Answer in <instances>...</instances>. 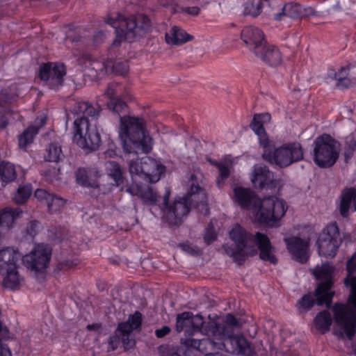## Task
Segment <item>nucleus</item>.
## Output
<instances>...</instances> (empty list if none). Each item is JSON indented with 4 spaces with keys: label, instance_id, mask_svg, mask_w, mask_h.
I'll use <instances>...</instances> for the list:
<instances>
[{
    "label": "nucleus",
    "instance_id": "nucleus-29",
    "mask_svg": "<svg viewBox=\"0 0 356 356\" xmlns=\"http://www.w3.org/2000/svg\"><path fill=\"white\" fill-rule=\"evenodd\" d=\"M302 8L299 4L289 3L285 4L282 8V12L275 14L274 18L275 20H281L282 17H288L289 18H298L302 16Z\"/></svg>",
    "mask_w": 356,
    "mask_h": 356
},
{
    "label": "nucleus",
    "instance_id": "nucleus-39",
    "mask_svg": "<svg viewBox=\"0 0 356 356\" xmlns=\"http://www.w3.org/2000/svg\"><path fill=\"white\" fill-rule=\"evenodd\" d=\"M204 324V318L201 314L193 315L192 313L191 328L185 330L184 337H191L195 332H202Z\"/></svg>",
    "mask_w": 356,
    "mask_h": 356
},
{
    "label": "nucleus",
    "instance_id": "nucleus-55",
    "mask_svg": "<svg viewBox=\"0 0 356 356\" xmlns=\"http://www.w3.org/2000/svg\"><path fill=\"white\" fill-rule=\"evenodd\" d=\"M10 103V97L9 95L4 92L0 93V107L1 110L3 109L4 105Z\"/></svg>",
    "mask_w": 356,
    "mask_h": 356
},
{
    "label": "nucleus",
    "instance_id": "nucleus-61",
    "mask_svg": "<svg viewBox=\"0 0 356 356\" xmlns=\"http://www.w3.org/2000/svg\"><path fill=\"white\" fill-rule=\"evenodd\" d=\"M8 124V120L5 116L0 118V130L4 129Z\"/></svg>",
    "mask_w": 356,
    "mask_h": 356
},
{
    "label": "nucleus",
    "instance_id": "nucleus-44",
    "mask_svg": "<svg viewBox=\"0 0 356 356\" xmlns=\"http://www.w3.org/2000/svg\"><path fill=\"white\" fill-rule=\"evenodd\" d=\"M109 56L106 60L104 58L101 61H95L92 64V68L95 70L97 72L102 74H109Z\"/></svg>",
    "mask_w": 356,
    "mask_h": 356
},
{
    "label": "nucleus",
    "instance_id": "nucleus-42",
    "mask_svg": "<svg viewBox=\"0 0 356 356\" xmlns=\"http://www.w3.org/2000/svg\"><path fill=\"white\" fill-rule=\"evenodd\" d=\"M117 332H119L120 337L124 349L129 350L135 346V339L132 336V331H124V329H120L118 326Z\"/></svg>",
    "mask_w": 356,
    "mask_h": 356
},
{
    "label": "nucleus",
    "instance_id": "nucleus-15",
    "mask_svg": "<svg viewBox=\"0 0 356 356\" xmlns=\"http://www.w3.org/2000/svg\"><path fill=\"white\" fill-rule=\"evenodd\" d=\"M139 171L142 172L145 179L154 183L158 181L161 175L164 173L165 166L154 159L144 156L140 159Z\"/></svg>",
    "mask_w": 356,
    "mask_h": 356
},
{
    "label": "nucleus",
    "instance_id": "nucleus-13",
    "mask_svg": "<svg viewBox=\"0 0 356 356\" xmlns=\"http://www.w3.org/2000/svg\"><path fill=\"white\" fill-rule=\"evenodd\" d=\"M351 307L341 303H335L332 310L336 324L343 329L347 337L351 340L356 333V306L350 301Z\"/></svg>",
    "mask_w": 356,
    "mask_h": 356
},
{
    "label": "nucleus",
    "instance_id": "nucleus-49",
    "mask_svg": "<svg viewBox=\"0 0 356 356\" xmlns=\"http://www.w3.org/2000/svg\"><path fill=\"white\" fill-rule=\"evenodd\" d=\"M140 170V159H132L129 163V172L131 175H139L143 177L142 172Z\"/></svg>",
    "mask_w": 356,
    "mask_h": 356
},
{
    "label": "nucleus",
    "instance_id": "nucleus-6",
    "mask_svg": "<svg viewBox=\"0 0 356 356\" xmlns=\"http://www.w3.org/2000/svg\"><path fill=\"white\" fill-rule=\"evenodd\" d=\"M314 278L318 281L314 293L304 295L298 301L300 307L308 311L316 303L318 306L325 305L331 307L332 298L335 294L332 291L334 286V268L328 262L317 265L310 270Z\"/></svg>",
    "mask_w": 356,
    "mask_h": 356
},
{
    "label": "nucleus",
    "instance_id": "nucleus-4",
    "mask_svg": "<svg viewBox=\"0 0 356 356\" xmlns=\"http://www.w3.org/2000/svg\"><path fill=\"white\" fill-rule=\"evenodd\" d=\"M190 190L186 197L176 198L172 203H169V198L171 191L169 188H165L163 202L159 205L163 213V218L170 226H179L182 222L184 216L190 211V205H201L206 207L204 215L209 213L207 207V196L204 189L196 182V177L192 175L189 181Z\"/></svg>",
    "mask_w": 356,
    "mask_h": 356
},
{
    "label": "nucleus",
    "instance_id": "nucleus-38",
    "mask_svg": "<svg viewBox=\"0 0 356 356\" xmlns=\"http://www.w3.org/2000/svg\"><path fill=\"white\" fill-rule=\"evenodd\" d=\"M192 312H184L178 314L176 318V330L178 332L191 328Z\"/></svg>",
    "mask_w": 356,
    "mask_h": 356
},
{
    "label": "nucleus",
    "instance_id": "nucleus-64",
    "mask_svg": "<svg viewBox=\"0 0 356 356\" xmlns=\"http://www.w3.org/2000/svg\"><path fill=\"white\" fill-rule=\"evenodd\" d=\"M220 181L218 179V185L220 186Z\"/></svg>",
    "mask_w": 356,
    "mask_h": 356
},
{
    "label": "nucleus",
    "instance_id": "nucleus-41",
    "mask_svg": "<svg viewBox=\"0 0 356 356\" xmlns=\"http://www.w3.org/2000/svg\"><path fill=\"white\" fill-rule=\"evenodd\" d=\"M48 208L51 212L60 211L65 204V200L51 193L47 202Z\"/></svg>",
    "mask_w": 356,
    "mask_h": 356
},
{
    "label": "nucleus",
    "instance_id": "nucleus-57",
    "mask_svg": "<svg viewBox=\"0 0 356 356\" xmlns=\"http://www.w3.org/2000/svg\"><path fill=\"white\" fill-rule=\"evenodd\" d=\"M38 222L32 221L30 222V225L27 229V233L30 236H35L36 234V228L38 227Z\"/></svg>",
    "mask_w": 356,
    "mask_h": 356
},
{
    "label": "nucleus",
    "instance_id": "nucleus-40",
    "mask_svg": "<svg viewBox=\"0 0 356 356\" xmlns=\"http://www.w3.org/2000/svg\"><path fill=\"white\" fill-rule=\"evenodd\" d=\"M264 3L267 6H270L269 0H260L256 5L253 2L246 3L243 13L256 17L261 13L262 7L265 5Z\"/></svg>",
    "mask_w": 356,
    "mask_h": 356
},
{
    "label": "nucleus",
    "instance_id": "nucleus-51",
    "mask_svg": "<svg viewBox=\"0 0 356 356\" xmlns=\"http://www.w3.org/2000/svg\"><path fill=\"white\" fill-rule=\"evenodd\" d=\"M120 337L119 332H117V330H116L115 334L110 337L109 339H108L109 346L112 348L113 350H115L118 348V344L120 343Z\"/></svg>",
    "mask_w": 356,
    "mask_h": 356
},
{
    "label": "nucleus",
    "instance_id": "nucleus-30",
    "mask_svg": "<svg viewBox=\"0 0 356 356\" xmlns=\"http://www.w3.org/2000/svg\"><path fill=\"white\" fill-rule=\"evenodd\" d=\"M17 178V172L14 164L2 161L0 163V179L2 184L5 186L6 184L14 181Z\"/></svg>",
    "mask_w": 356,
    "mask_h": 356
},
{
    "label": "nucleus",
    "instance_id": "nucleus-1",
    "mask_svg": "<svg viewBox=\"0 0 356 356\" xmlns=\"http://www.w3.org/2000/svg\"><path fill=\"white\" fill-rule=\"evenodd\" d=\"M121 88L116 82L108 84L105 95L109 99L108 108L120 115L119 138L123 149L127 153L148 154L152 149V138L145 129L142 118L126 115L128 106L119 97Z\"/></svg>",
    "mask_w": 356,
    "mask_h": 356
},
{
    "label": "nucleus",
    "instance_id": "nucleus-32",
    "mask_svg": "<svg viewBox=\"0 0 356 356\" xmlns=\"http://www.w3.org/2000/svg\"><path fill=\"white\" fill-rule=\"evenodd\" d=\"M108 175L113 179L117 186L124 184V177L121 168L118 163L111 161L106 163Z\"/></svg>",
    "mask_w": 356,
    "mask_h": 356
},
{
    "label": "nucleus",
    "instance_id": "nucleus-18",
    "mask_svg": "<svg viewBox=\"0 0 356 356\" xmlns=\"http://www.w3.org/2000/svg\"><path fill=\"white\" fill-rule=\"evenodd\" d=\"M284 241L294 259L302 264L307 261L309 245L307 241L298 236L285 238Z\"/></svg>",
    "mask_w": 356,
    "mask_h": 356
},
{
    "label": "nucleus",
    "instance_id": "nucleus-9",
    "mask_svg": "<svg viewBox=\"0 0 356 356\" xmlns=\"http://www.w3.org/2000/svg\"><path fill=\"white\" fill-rule=\"evenodd\" d=\"M261 157L271 165L285 168L303 160L304 153L302 145L297 142L286 143L279 147L268 144L265 146Z\"/></svg>",
    "mask_w": 356,
    "mask_h": 356
},
{
    "label": "nucleus",
    "instance_id": "nucleus-26",
    "mask_svg": "<svg viewBox=\"0 0 356 356\" xmlns=\"http://www.w3.org/2000/svg\"><path fill=\"white\" fill-rule=\"evenodd\" d=\"M193 39V36L187 33L178 26H173L170 33L165 34V40L168 44L179 45Z\"/></svg>",
    "mask_w": 356,
    "mask_h": 356
},
{
    "label": "nucleus",
    "instance_id": "nucleus-36",
    "mask_svg": "<svg viewBox=\"0 0 356 356\" xmlns=\"http://www.w3.org/2000/svg\"><path fill=\"white\" fill-rule=\"evenodd\" d=\"M140 198L146 204H156L159 200V196L156 191L152 186H146L143 188L140 191Z\"/></svg>",
    "mask_w": 356,
    "mask_h": 356
},
{
    "label": "nucleus",
    "instance_id": "nucleus-28",
    "mask_svg": "<svg viewBox=\"0 0 356 356\" xmlns=\"http://www.w3.org/2000/svg\"><path fill=\"white\" fill-rule=\"evenodd\" d=\"M116 47V46L113 47L112 44L109 49V74L113 73L117 75L124 76L129 71V65L126 60H113V56L111 52L114 51V49Z\"/></svg>",
    "mask_w": 356,
    "mask_h": 356
},
{
    "label": "nucleus",
    "instance_id": "nucleus-31",
    "mask_svg": "<svg viewBox=\"0 0 356 356\" xmlns=\"http://www.w3.org/2000/svg\"><path fill=\"white\" fill-rule=\"evenodd\" d=\"M2 275L3 276V285L4 287L12 290L19 288L22 278L19 274L17 267L10 270H8V272H5V274Z\"/></svg>",
    "mask_w": 356,
    "mask_h": 356
},
{
    "label": "nucleus",
    "instance_id": "nucleus-8",
    "mask_svg": "<svg viewBox=\"0 0 356 356\" xmlns=\"http://www.w3.org/2000/svg\"><path fill=\"white\" fill-rule=\"evenodd\" d=\"M238 326V322L236 318L232 314H228L225 316V324L215 322L209 323V329L205 328L204 330L211 332L213 334L227 337L223 343L227 352L232 354L252 356L254 352L247 339L243 336L234 335L232 330H229L230 327L232 328Z\"/></svg>",
    "mask_w": 356,
    "mask_h": 356
},
{
    "label": "nucleus",
    "instance_id": "nucleus-7",
    "mask_svg": "<svg viewBox=\"0 0 356 356\" xmlns=\"http://www.w3.org/2000/svg\"><path fill=\"white\" fill-rule=\"evenodd\" d=\"M106 23L115 29L116 33L113 47H120L123 40L131 42L136 36L143 35L151 26L150 19L145 15L124 17L115 13L108 17Z\"/></svg>",
    "mask_w": 356,
    "mask_h": 356
},
{
    "label": "nucleus",
    "instance_id": "nucleus-58",
    "mask_svg": "<svg viewBox=\"0 0 356 356\" xmlns=\"http://www.w3.org/2000/svg\"><path fill=\"white\" fill-rule=\"evenodd\" d=\"M105 38V35L103 32L99 31L93 36V41L96 44L102 43Z\"/></svg>",
    "mask_w": 356,
    "mask_h": 356
},
{
    "label": "nucleus",
    "instance_id": "nucleus-59",
    "mask_svg": "<svg viewBox=\"0 0 356 356\" xmlns=\"http://www.w3.org/2000/svg\"><path fill=\"white\" fill-rule=\"evenodd\" d=\"M200 8L197 6H193V7H187L185 8L184 11L191 15L196 16L200 13Z\"/></svg>",
    "mask_w": 356,
    "mask_h": 356
},
{
    "label": "nucleus",
    "instance_id": "nucleus-12",
    "mask_svg": "<svg viewBox=\"0 0 356 356\" xmlns=\"http://www.w3.org/2000/svg\"><path fill=\"white\" fill-rule=\"evenodd\" d=\"M342 243V238L337 223L327 225L319 234L316 244L318 254L333 258Z\"/></svg>",
    "mask_w": 356,
    "mask_h": 356
},
{
    "label": "nucleus",
    "instance_id": "nucleus-48",
    "mask_svg": "<svg viewBox=\"0 0 356 356\" xmlns=\"http://www.w3.org/2000/svg\"><path fill=\"white\" fill-rule=\"evenodd\" d=\"M215 165L218 169L220 172V178L222 181H224L229 177L230 174L229 169L225 164L216 162Z\"/></svg>",
    "mask_w": 356,
    "mask_h": 356
},
{
    "label": "nucleus",
    "instance_id": "nucleus-17",
    "mask_svg": "<svg viewBox=\"0 0 356 356\" xmlns=\"http://www.w3.org/2000/svg\"><path fill=\"white\" fill-rule=\"evenodd\" d=\"M241 39L254 54H258L266 42L264 33L254 26L245 27L241 31Z\"/></svg>",
    "mask_w": 356,
    "mask_h": 356
},
{
    "label": "nucleus",
    "instance_id": "nucleus-43",
    "mask_svg": "<svg viewBox=\"0 0 356 356\" xmlns=\"http://www.w3.org/2000/svg\"><path fill=\"white\" fill-rule=\"evenodd\" d=\"M356 150V140L354 137L348 136L346 138L344 145V156L345 161H348L353 156Z\"/></svg>",
    "mask_w": 356,
    "mask_h": 356
},
{
    "label": "nucleus",
    "instance_id": "nucleus-35",
    "mask_svg": "<svg viewBox=\"0 0 356 356\" xmlns=\"http://www.w3.org/2000/svg\"><path fill=\"white\" fill-rule=\"evenodd\" d=\"M63 156L61 147L57 143H51L46 149L44 158L49 162H58Z\"/></svg>",
    "mask_w": 356,
    "mask_h": 356
},
{
    "label": "nucleus",
    "instance_id": "nucleus-33",
    "mask_svg": "<svg viewBox=\"0 0 356 356\" xmlns=\"http://www.w3.org/2000/svg\"><path fill=\"white\" fill-rule=\"evenodd\" d=\"M142 323V314L136 311L134 314L130 315L126 322L118 325L120 329H124V331H132L139 328Z\"/></svg>",
    "mask_w": 356,
    "mask_h": 356
},
{
    "label": "nucleus",
    "instance_id": "nucleus-52",
    "mask_svg": "<svg viewBox=\"0 0 356 356\" xmlns=\"http://www.w3.org/2000/svg\"><path fill=\"white\" fill-rule=\"evenodd\" d=\"M51 194V193H49V192H47V191H45L44 189L39 188L35 191L34 195L38 200H46V202H47V200L49 199V196H50Z\"/></svg>",
    "mask_w": 356,
    "mask_h": 356
},
{
    "label": "nucleus",
    "instance_id": "nucleus-60",
    "mask_svg": "<svg viewBox=\"0 0 356 356\" xmlns=\"http://www.w3.org/2000/svg\"><path fill=\"white\" fill-rule=\"evenodd\" d=\"M86 329L89 331H96L98 333H100L102 330V324L101 323H92L87 325Z\"/></svg>",
    "mask_w": 356,
    "mask_h": 356
},
{
    "label": "nucleus",
    "instance_id": "nucleus-10",
    "mask_svg": "<svg viewBox=\"0 0 356 356\" xmlns=\"http://www.w3.org/2000/svg\"><path fill=\"white\" fill-rule=\"evenodd\" d=\"M314 161L321 168H329L337 161L340 144L328 134L318 136L314 142Z\"/></svg>",
    "mask_w": 356,
    "mask_h": 356
},
{
    "label": "nucleus",
    "instance_id": "nucleus-34",
    "mask_svg": "<svg viewBox=\"0 0 356 356\" xmlns=\"http://www.w3.org/2000/svg\"><path fill=\"white\" fill-rule=\"evenodd\" d=\"M40 127L30 126L19 136L18 143L20 147H26L32 143L34 137L38 134Z\"/></svg>",
    "mask_w": 356,
    "mask_h": 356
},
{
    "label": "nucleus",
    "instance_id": "nucleus-27",
    "mask_svg": "<svg viewBox=\"0 0 356 356\" xmlns=\"http://www.w3.org/2000/svg\"><path fill=\"white\" fill-rule=\"evenodd\" d=\"M332 318L327 310L318 312L313 321L314 327L321 334H325L330 330Z\"/></svg>",
    "mask_w": 356,
    "mask_h": 356
},
{
    "label": "nucleus",
    "instance_id": "nucleus-45",
    "mask_svg": "<svg viewBox=\"0 0 356 356\" xmlns=\"http://www.w3.org/2000/svg\"><path fill=\"white\" fill-rule=\"evenodd\" d=\"M348 70L346 67H341L340 73H342L337 79V87L339 89L348 88L351 82L350 80L346 77L348 75Z\"/></svg>",
    "mask_w": 356,
    "mask_h": 356
},
{
    "label": "nucleus",
    "instance_id": "nucleus-3",
    "mask_svg": "<svg viewBox=\"0 0 356 356\" xmlns=\"http://www.w3.org/2000/svg\"><path fill=\"white\" fill-rule=\"evenodd\" d=\"M233 200L242 209H252L255 218L263 223L280 220L287 209L286 202L276 196L258 198L250 188L236 186L233 190Z\"/></svg>",
    "mask_w": 356,
    "mask_h": 356
},
{
    "label": "nucleus",
    "instance_id": "nucleus-37",
    "mask_svg": "<svg viewBox=\"0 0 356 356\" xmlns=\"http://www.w3.org/2000/svg\"><path fill=\"white\" fill-rule=\"evenodd\" d=\"M33 192L31 184H28L24 186H19L13 197L14 202L17 204H23L30 197Z\"/></svg>",
    "mask_w": 356,
    "mask_h": 356
},
{
    "label": "nucleus",
    "instance_id": "nucleus-54",
    "mask_svg": "<svg viewBox=\"0 0 356 356\" xmlns=\"http://www.w3.org/2000/svg\"><path fill=\"white\" fill-rule=\"evenodd\" d=\"M170 332V328L168 326H163L161 328L155 331V335L157 338H163Z\"/></svg>",
    "mask_w": 356,
    "mask_h": 356
},
{
    "label": "nucleus",
    "instance_id": "nucleus-53",
    "mask_svg": "<svg viewBox=\"0 0 356 356\" xmlns=\"http://www.w3.org/2000/svg\"><path fill=\"white\" fill-rule=\"evenodd\" d=\"M3 339L0 337V341ZM0 356H12L9 347L0 341Z\"/></svg>",
    "mask_w": 356,
    "mask_h": 356
},
{
    "label": "nucleus",
    "instance_id": "nucleus-20",
    "mask_svg": "<svg viewBox=\"0 0 356 356\" xmlns=\"http://www.w3.org/2000/svg\"><path fill=\"white\" fill-rule=\"evenodd\" d=\"M22 255L11 248L0 250V275H4L8 270H13L17 266V262Z\"/></svg>",
    "mask_w": 356,
    "mask_h": 356
},
{
    "label": "nucleus",
    "instance_id": "nucleus-50",
    "mask_svg": "<svg viewBox=\"0 0 356 356\" xmlns=\"http://www.w3.org/2000/svg\"><path fill=\"white\" fill-rule=\"evenodd\" d=\"M77 265V262L72 260H64L58 263L57 268L60 270H67Z\"/></svg>",
    "mask_w": 356,
    "mask_h": 356
},
{
    "label": "nucleus",
    "instance_id": "nucleus-56",
    "mask_svg": "<svg viewBox=\"0 0 356 356\" xmlns=\"http://www.w3.org/2000/svg\"><path fill=\"white\" fill-rule=\"evenodd\" d=\"M141 190H142V187L139 186L137 184L136 186H132L128 187L127 189V191L129 192L132 195H138L140 197Z\"/></svg>",
    "mask_w": 356,
    "mask_h": 356
},
{
    "label": "nucleus",
    "instance_id": "nucleus-63",
    "mask_svg": "<svg viewBox=\"0 0 356 356\" xmlns=\"http://www.w3.org/2000/svg\"><path fill=\"white\" fill-rule=\"evenodd\" d=\"M44 123H45V120H42V124H41V126H42Z\"/></svg>",
    "mask_w": 356,
    "mask_h": 356
},
{
    "label": "nucleus",
    "instance_id": "nucleus-22",
    "mask_svg": "<svg viewBox=\"0 0 356 356\" xmlns=\"http://www.w3.org/2000/svg\"><path fill=\"white\" fill-rule=\"evenodd\" d=\"M347 276L344 279V284L350 288V301L356 306V276L353 274L356 272V252L346 263Z\"/></svg>",
    "mask_w": 356,
    "mask_h": 356
},
{
    "label": "nucleus",
    "instance_id": "nucleus-19",
    "mask_svg": "<svg viewBox=\"0 0 356 356\" xmlns=\"http://www.w3.org/2000/svg\"><path fill=\"white\" fill-rule=\"evenodd\" d=\"M181 343L187 348H192L199 350L205 356H220L218 353H213L217 346H221L209 338L193 339L192 337H184L181 339Z\"/></svg>",
    "mask_w": 356,
    "mask_h": 356
},
{
    "label": "nucleus",
    "instance_id": "nucleus-25",
    "mask_svg": "<svg viewBox=\"0 0 356 356\" xmlns=\"http://www.w3.org/2000/svg\"><path fill=\"white\" fill-rule=\"evenodd\" d=\"M354 200V209L356 211V190L354 188L345 189L341 193L339 205V212L342 217L346 218L349 214V209Z\"/></svg>",
    "mask_w": 356,
    "mask_h": 356
},
{
    "label": "nucleus",
    "instance_id": "nucleus-16",
    "mask_svg": "<svg viewBox=\"0 0 356 356\" xmlns=\"http://www.w3.org/2000/svg\"><path fill=\"white\" fill-rule=\"evenodd\" d=\"M251 181L255 187L260 189L273 188L276 186L273 172L262 163L254 165Z\"/></svg>",
    "mask_w": 356,
    "mask_h": 356
},
{
    "label": "nucleus",
    "instance_id": "nucleus-2",
    "mask_svg": "<svg viewBox=\"0 0 356 356\" xmlns=\"http://www.w3.org/2000/svg\"><path fill=\"white\" fill-rule=\"evenodd\" d=\"M229 234L234 243L225 244L222 249L238 265L241 266L248 256L257 253L256 246L260 250L261 259L273 264L277 263V259L271 252L273 247L267 235L257 232L253 236L238 224L234 226Z\"/></svg>",
    "mask_w": 356,
    "mask_h": 356
},
{
    "label": "nucleus",
    "instance_id": "nucleus-24",
    "mask_svg": "<svg viewBox=\"0 0 356 356\" xmlns=\"http://www.w3.org/2000/svg\"><path fill=\"white\" fill-rule=\"evenodd\" d=\"M270 119V115L268 113L255 114L250 124V127L258 136L259 143L265 148L269 144L268 138L266 137V131L264 127L265 121Z\"/></svg>",
    "mask_w": 356,
    "mask_h": 356
},
{
    "label": "nucleus",
    "instance_id": "nucleus-62",
    "mask_svg": "<svg viewBox=\"0 0 356 356\" xmlns=\"http://www.w3.org/2000/svg\"><path fill=\"white\" fill-rule=\"evenodd\" d=\"M342 73H340V71L339 72H335L334 70H331L328 72V76L334 79H337L338 77Z\"/></svg>",
    "mask_w": 356,
    "mask_h": 356
},
{
    "label": "nucleus",
    "instance_id": "nucleus-23",
    "mask_svg": "<svg viewBox=\"0 0 356 356\" xmlns=\"http://www.w3.org/2000/svg\"><path fill=\"white\" fill-rule=\"evenodd\" d=\"M254 54L270 66L276 67L282 63V54L280 49L274 45L268 44L267 42L262 46V49L259 53Z\"/></svg>",
    "mask_w": 356,
    "mask_h": 356
},
{
    "label": "nucleus",
    "instance_id": "nucleus-14",
    "mask_svg": "<svg viewBox=\"0 0 356 356\" xmlns=\"http://www.w3.org/2000/svg\"><path fill=\"white\" fill-rule=\"evenodd\" d=\"M66 67L61 63L49 62L40 66L39 77L49 88L56 90L64 84Z\"/></svg>",
    "mask_w": 356,
    "mask_h": 356
},
{
    "label": "nucleus",
    "instance_id": "nucleus-46",
    "mask_svg": "<svg viewBox=\"0 0 356 356\" xmlns=\"http://www.w3.org/2000/svg\"><path fill=\"white\" fill-rule=\"evenodd\" d=\"M217 238V235L212 223H210L205 230L204 241L207 245H210Z\"/></svg>",
    "mask_w": 356,
    "mask_h": 356
},
{
    "label": "nucleus",
    "instance_id": "nucleus-11",
    "mask_svg": "<svg viewBox=\"0 0 356 356\" xmlns=\"http://www.w3.org/2000/svg\"><path fill=\"white\" fill-rule=\"evenodd\" d=\"M51 259V252L49 249L38 245L29 254L22 257L25 267L31 272L39 282L44 280L46 269Z\"/></svg>",
    "mask_w": 356,
    "mask_h": 356
},
{
    "label": "nucleus",
    "instance_id": "nucleus-21",
    "mask_svg": "<svg viewBox=\"0 0 356 356\" xmlns=\"http://www.w3.org/2000/svg\"><path fill=\"white\" fill-rule=\"evenodd\" d=\"M98 170L95 168H79L76 171V180L78 184L88 188H99Z\"/></svg>",
    "mask_w": 356,
    "mask_h": 356
},
{
    "label": "nucleus",
    "instance_id": "nucleus-5",
    "mask_svg": "<svg viewBox=\"0 0 356 356\" xmlns=\"http://www.w3.org/2000/svg\"><path fill=\"white\" fill-rule=\"evenodd\" d=\"M100 111L98 104L93 106L86 102H77L73 107L72 112L81 115L74 122L73 140L86 151H96L102 144L101 135L97 126L91 124L88 119V117L97 118Z\"/></svg>",
    "mask_w": 356,
    "mask_h": 356
},
{
    "label": "nucleus",
    "instance_id": "nucleus-47",
    "mask_svg": "<svg viewBox=\"0 0 356 356\" xmlns=\"http://www.w3.org/2000/svg\"><path fill=\"white\" fill-rule=\"evenodd\" d=\"M179 247L183 251L192 256L199 255L201 252L200 249L197 245H193L188 243H180Z\"/></svg>",
    "mask_w": 356,
    "mask_h": 356
}]
</instances>
